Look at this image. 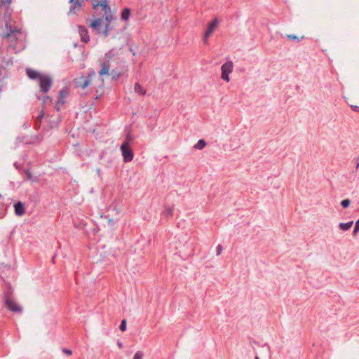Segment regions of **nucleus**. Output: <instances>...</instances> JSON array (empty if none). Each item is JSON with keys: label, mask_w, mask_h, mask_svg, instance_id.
<instances>
[{"label": "nucleus", "mask_w": 359, "mask_h": 359, "mask_svg": "<svg viewBox=\"0 0 359 359\" xmlns=\"http://www.w3.org/2000/svg\"><path fill=\"white\" fill-rule=\"evenodd\" d=\"M111 22V21H106V18H95L94 20L88 23V26L97 34L107 37L109 35V31L111 29V27L110 26Z\"/></svg>", "instance_id": "f257e3e1"}, {"label": "nucleus", "mask_w": 359, "mask_h": 359, "mask_svg": "<svg viewBox=\"0 0 359 359\" xmlns=\"http://www.w3.org/2000/svg\"><path fill=\"white\" fill-rule=\"evenodd\" d=\"M114 55L110 51L105 54L104 57L100 62L101 69L99 72L100 76H112L113 79H117L120 76V74L111 69V61H112Z\"/></svg>", "instance_id": "f03ea898"}, {"label": "nucleus", "mask_w": 359, "mask_h": 359, "mask_svg": "<svg viewBox=\"0 0 359 359\" xmlns=\"http://www.w3.org/2000/svg\"><path fill=\"white\" fill-rule=\"evenodd\" d=\"M92 6L94 9H96L97 7L100 6L102 11L103 12V18H106V21H112L114 19L113 14L107 0H102L100 1L93 0Z\"/></svg>", "instance_id": "7ed1b4c3"}, {"label": "nucleus", "mask_w": 359, "mask_h": 359, "mask_svg": "<svg viewBox=\"0 0 359 359\" xmlns=\"http://www.w3.org/2000/svg\"><path fill=\"white\" fill-rule=\"evenodd\" d=\"M95 72H92L88 74V77H85L83 76L76 77L74 79L75 86L78 88L85 89L90 83L92 79L95 76Z\"/></svg>", "instance_id": "20e7f679"}, {"label": "nucleus", "mask_w": 359, "mask_h": 359, "mask_svg": "<svg viewBox=\"0 0 359 359\" xmlns=\"http://www.w3.org/2000/svg\"><path fill=\"white\" fill-rule=\"evenodd\" d=\"M233 62L228 61L223 64L221 67L222 75L221 79L226 82L230 81L229 74L233 72Z\"/></svg>", "instance_id": "39448f33"}, {"label": "nucleus", "mask_w": 359, "mask_h": 359, "mask_svg": "<svg viewBox=\"0 0 359 359\" xmlns=\"http://www.w3.org/2000/svg\"><path fill=\"white\" fill-rule=\"evenodd\" d=\"M121 151L123 157V161L130 162L134 157L133 152L127 142H123L121 146Z\"/></svg>", "instance_id": "423d86ee"}, {"label": "nucleus", "mask_w": 359, "mask_h": 359, "mask_svg": "<svg viewBox=\"0 0 359 359\" xmlns=\"http://www.w3.org/2000/svg\"><path fill=\"white\" fill-rule=\"evenodd\" d=\"M219 24L217 18H215L212 22L208 24L207 30L205 31L203 36V41L205 43H208L209 37L216 30Z\"/></svg>", "instance_id": "0eeeda50"}, {"label": "nucleus", "mask_w": 359, "mask_h": 359, "mask_svg": "<svg viewBox=\"0 0 359 359\" xmlns=\"http://www.w3.org/2000/svg\"><path fill=\"white\" fill-rule=\"evenodd\" d=\"M39 79L41 90L43 93L48 92L51 86L50 77L47 75H41Z\"/></svg>", "instance_id": "6e6552de"}, {"label": "nucleus", "mask_w": 359, "mask_h": 359, "mask_svg": "<svg viewBox=\"0 0 359 359\" xmlns=\"http://www.w3.org/2000/svg\"><path fill=\"white\" fill-rule=\"evenodd\" d=\"M5 304L6 307L13 312L21 313L22 311V307L11 299H6Z\"/></svg>", "instance_id": "1a4fd4ad"}, {"label": "nucleus", "mask_w": 359, "mask_h": 359, "mask_svg": "<svg viewBox=\"0 0 359 359\" xmlns=\"http://www.w3.org/2000/svg\"><path fill=\"white\" fill-rule=\"evenodd\" d=\"M69 1L72 4V6L69 9V13L72 14H76L81 9L83 1L70 0Z\"/></svg>", "instance_id": "9d476101"}, {"label": "nucleus", "mask_w": 359, "mask_h": 359, "mask_svg": "<svg viewBox=\"0 0 359 359\" xmlns=\"http://www.w3.org/2000/svg\"><path fill=\"white\" fill-rule=\"evenodd\" d=\"M68 94L69 92L67 89H62L60 92V96L56 104L57 110H59L60 106L64 104V103L65 102V99L67 97Z\"/></svg>", "instance_id": "9b49d317"}, {"label": "nucleus", "mask_w": 359, "mask_h": 359, "mask_svg": "<svg viewBox=\"0 0 359 359\" xmlns=\"http://www.w3.org/2000/svg\"><path fill=\"white\" fill-rule=\"evenodd\" d=\"M14 211H15V214L17 216H19V217L22 216L25 212L24 204L20 201L15 203L14 205Z\"/></svg>", "instance_id": "f8f14e48"}, {"label": "nucleus", "mask_w": 359, "mask_h": 359, "mask_svg": "<svg viewBox=\"0 0 359 359\" xmlns=\"http://www.w3.org/2000/svg\"><path fill=\"white\" fill-rule=\"evenodd\" d=\"M79 34L82 41L87 43L90 40L88 30L83 27H79Z\"/></svg>", "instance_id": "ddd939ff"}, {"label": "nucleus", "mask_w": 359, "mask_h": 359, "mask_svg": "<svg viewBox=\"0 0 359 359\" xmlns=\"http://www.w3.org/2000/svg\"><path fill=\"white\" fill-rule=\"evenodd\" d=\"M134 91L140 95H144L146 94V90L139 83H136L134 86Z\"/></svg>", "instance_id": "4468645a"}, {"label": "nucleus", "mask_w": 359, "mask_h": 359, "mask_svg": "<svg viewBox=\"0 0 359 359\" xmlns=\"http://www.w3.org/2000/svg\"><path fill=\"white\" fill-rule=\"evenodd\" d=\"M353 221H351L349 222H347V223H339V229L344 231H346L348 230H349L351 226H353Z\"/></svg>", "instance_id": "2eb2a0df"}, {"label": "nucleus", "mask_w": 359, "mask_h": 359, "mask_svg": "<svg viewBox=\"0 0 359 359\" xmlns=\"http://www.w3.org/2000/svg\"><path fill=\"white\" fill-rule=\"evenodd\" d=\"M130 15V10L128 8H124L121 12V19L124 21L128 20Z\"/></svg>", "instance_id": "dca6fc26"}, {"label": "nucleus", "mask_w": 359, "mask_h": 359, "mask_svg": "<svg viewBox=\"0 0 359 359\" xmlns=\"http://www.w3.org/2000/svg\"><path fill=\"white\" fill-rule=\"evenodd\" d=\"M27 74L30 79L39 78V76H41L38 72L32 69H27Z\"/></svg>", "instance_id": "f3484780"}, {"label": "nucleus", "mask_w": 359, "mask_h": 359, "mask_svg": "<svg viewBox=\"0 0 359 359\" xmlns=\"http://www.w3.org/2000/svg\"><path fill=\"white\" fill-rule=\"evenodd\" d=\"M206 146V142L204 140H200L198 142L194 145V148L198 150L203 149Z\"/></svg>", "instance_id": "a211bd4d"}, {"label": "nucleus", "mask_w": 359, "mask_h": 359, "mask_svg": "<svg viewBox=\"0 0 359 359\" xmlns=\"http://www.w3.org/2000/svg\"><path fill=\"white\" fill-rule=\"evenodd\" d=\"M163 214L167 217H171L173 215V209L170 207H168L165 209Z\"/></svg>", "instance_id": "6ab92c4d"}, {"label": "nucleus", "mask_w": 359, "mask_h": 359, "mask_svg": "<svg viewBox=\"0 0 359 359\" xmlns=\"http://www.w3.org/2000/svg\"><path fill=\"white\" fill-rule=\"evenodd\" d=\"M304 36H302L300 38L296 35L294 34H287V38L290 40H295L297 41H299L300 39H304Z\"/></svg>", "instance_id": "aec40b11"}, {"label": "nucleus", "mask_w": 359, "mask_h": 359, "mask_svg": "<svg viewBox=\"0 0 359 359\" xmlns=\"http://www.w3.org/2000/svg\"><path fill=\"white\" fill-rule=\"evenodd\" d=\"M351 204V201L349 199H344L341 201V205L343 208H346Z\"/></svg>", "instance_id": "412c9836"}, {"label": "nucleus", "mask_w": 359, "mask_h": 359, "mask_svg": "<svg viewBox=\"0 0 359 359\" xmlns=\"http://www.w3.org/2000/svg\"><path fill=\"white\" fill-rule=\"evenodd\" d=\"M358 232H359V219L355 222L354 230L353 232V236H356Z\"/></svg>", "instance_id": "4be33fe9"}, {"label": "nucleus", "mask_w": 359, "mask_h": 359, "mask_svg": "<svg viewBox=\"0 0 359 359\" xmlns=\"http://www.w3.org/2000/svg\"><path fill=\"white\" fill-rule=\"evenodd\" d=\"M119 329L122 332H124L126 330V320L125 319L121 321Z\"/></svg>", "instance_id": "5701e85b"}, {"label": "nucleus", "mask_w": 359, "mask_h": 359, "mask_svg": "<svg viewBox=\"0 0 359 359\" xmlns=\"http://www.w3.org/2000/svg\"><path fill=\"white\" fill-rule=\"evenodd\" d=\"M143 353L141 351H137L134 355L133 359H142Z\"/></svg>", "instance_id": "b1692460"}, {"label": "nucleus", "mask_w": 359, "mask_h": 359, "mask_svg": "<svg viewBox=\"0 0 359 359\" xmlns=\"http://www.w3.org/2000/svg\"><path fill=\"white\" fill-rule=\"evenodd\" d=\"M62 352H63L65 354L67 355H72V351H71V350H69V349H67V348H63V349H62Z\"/></svg>", "instance_id": "393cba45"}, {"label": "nucleus", "mask_w": 359, "mask_h": 359, "mask_svg": "<svg viewBox=\"0 0 359 359\" xmlns=\"http://www.w3.org/2000/svg\"><path fill=\"white\" fill-rule=\"evenodd\" d=\"M222 248L221 245H218L217 248V255H219L222 252Z\"/></svg>", "instance_id": "a878e982"}, {"label": "nucleus", "mask_w": 359, "mask_h": 359, "mask_svg": "<svg viewBox=\"0 0 359 359\" xmlns=\"http://www.w3.org/2000/svg\"><path fill=\"white\" fill-rule=\"evenodd\" d=\"M5 215V212L4 210H0V219L3 218Z\"/></svg>", "instance_id": "bb28decb"}, {"label": "nucleus", "mask_w": 359, "mask_h": 359, "mask_svg": "<svg viewBox=\"0 0 359 359\" xmlns=\"http://www.w3.org/2000/svg\"><path fill=\"white\" fill-rule=\"evenodd\" d=\"M117 346H118V347L119 348H123V344H122V342H121V341H118V342H117Z\"/></svg>", "instance_id": "cd10ccee"}, {"label": "nucleus", "mask_w": 359, "mask_h": 359, "mask_svg": "<svg viewBox=\"0 0 359 359\" xmlns=\"http://www.w3.org/2000/svg\"><path fill=\"white\" fill-rule=\"evenodd\" d=\"M353 109L355 111H359V107L355 106V107H353Z\"/></svg>", "instance_id": "c85d7f7f"}, {"label": "nucleus", "mask_w": 359, "mask_h": 359, "mask_svg": "<svg viewBox=\"0 0 359 359\" xmlns=\"http://www.w3.org/2000/svg\"><path fill=\"white\" fill-rule=\"evenodd\" d=\"M255 359H259V357L256 356V357H255Z\"/></svg>", "instance_id": "c756f323"}]
</instances>
